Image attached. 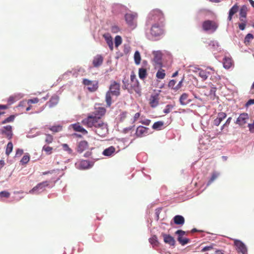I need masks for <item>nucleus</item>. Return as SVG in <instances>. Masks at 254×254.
Here are the masks:
<instances>
[{"label":"nucleus","mask_w":254,"mask_h":254,"mask_svg":"<svg viewBox=\"0 0 254 254\" xmlns=\"http://www.w3.org/2000/svg\"><path fill=\"white\" fill-rule=\"evenodd\" d=\"M218 27V23L213 20H205L202 23V29L205 31H210L212 32H214L216 30Z\"/></svg>","instance_id":"6"},{"label":"nucleus","mask_w":254,"mask_h":254,"mask_svg":"<svg viewBox=\"0 0 254 254\" xmlns=\"http://www.w3.org/2000/svg\"><path fill=\"white\" fill-rule=\"evenodd\" d=\"M174 108V106L172 105H167L163 110V112L165 114H168L171 110Z\"/></svg>","instance_id":"49"},{"label":"nucleus","mask_w":254,"mask_h":254,"mask_svg":"<svg viewBox=\"0 0 254 254\" xmlns=\"http://www.w3.org/2000/svg\"><path fill=\"white\" fill-rule=\"evenodd\" d=\"M16 96H11L7 99V102L9 105H11L15 102L16 99Z\"/></svg>","instance_id":"53"},{"label":"nucleus","mask_w":254,"mask_h":254,"mask_svg":"<svg viewBox=\"0 0 254 254\" xmlns=\"http://www.w3.org/2000/svg\"><path fill=\"white\" fill-rule=\"evenodd\" d=\"M29 160L30 156L28 154H27L23 156L22 158L20 161V162L22 164H26L29 161Z\"/></svg>","instance_id":"45"},{"label":"nucleus","mask_w":254,"mask_h":254,"mask_svg":"<svg viewBox=\"0 0 254 254\" xmlns=\"http://www.w3.org/2000/svg\"><path fill=\"white\" fill-rule=\"evenodd\" d=\"M123 88L124 89H127L130 93L134 92L140 95L141 89L140 88L139 83L136 77V75L134 73H132L130 75V81L124 79L123 80Z\"/></svg>","instance_id":"1"},{"label":"nucleus","mask_w":254,"mask_h":254,"mask_svg":"<svg viewBox=\"0 0 254 254\" xmlns=\"http://www.w3.org/2000/svg\"><path fill=\"white\" fill-rule=\"evenodd\" d=\"M248 127L250 131L252 133H254V124H249Z\"/></svg>","instance_id":"59"},{"label":"nucleus","mask_w":254,"mask_h":254,"mask_svg":"<svg viewBox=\"0 0 254 254\" xmlns=\"http://www.w3.org/2000/svg\"><path fill=\"white\" fill-rule=\"evenodd\" d=\"M150 122H151V121L148 119H146L145 120L141 121L140 122V123H141L143 125H146V126L149 125Z\"/></svg>","instance_id":"58"},{"label":"nucleus","mask_w":254,"mask_h":254,"mask_svg":"<svg viewBox=\"0 0 254 254\" xmlns=\"http://www.w3.org/2000/svg\"><path fill=\"white\" fill-rule=\"evenodd\" d=\"M174 223L177 225H183L185 223V219L181 215H176L174 217Z\"/></svg>","instance_id":"28"},{"label":"nucleus","mask_w":254,"mask_h":254,"mask_svg":"<svg viewBox=\"0 0 254 254\" xmlns=\"http://www.w3.org/2000/svg\"><path fill=\"white\" fill-rule=\"evenodd\" d=\"M45 141L47 144L51 143L53 141V136L50 134H46Z\"/></svg>","instance_id":"44"},{"label":"nucleus","mask_w":254,"mask_h":254,"mask_svg":"<svg viewBox=\"0 0 254 254\" xmlns=\"http://www.w3.org/2000/svg\"><path fill=\"white\" fill-rule=\"evenodd\" d=\"M149 128L140 126L136 129L135 135L137 137H142L148 134Z\"/></svg>","instance_id":"14"},{"label":"nucleus","mask_w":254,"mask_h":254,"mask_svg":"<svg viewBox=\"0 0 254 254\" xmlns=\"http://www.w3.org/2000/svg\"><path fill=\"white\" fill-rule=\"evenodd\" d=\"M23 153V151L21 149H17L16 152L15 156L16 157H19L22 155Z\"/></svg>","instance_id":"57"},{"label":"nucleus","mask_w":254,"mask_h":254,"mask_svg":"<svg viewBox=\"0 0 254 254\" xmlns=\"http://www.w3.org/2000/svg\"><path fill=\"white\" fill-rule=\"evenodd\" d=\"M10 196V193L6 191H2L0 192V196L5 197V198H8Z\"/></svg>","instance_id":"54"},{"label":"nucleus","mask_w":254,"mask_h":254,"mask_svg":"<svg viewBox=\"0 0 254 254\" xmlns=\"http://www.w3.org/2000/svg\"><path fill=\"white\" fill-rule=\"evenodd\" d=\"M49 185V182L48 181H44L42 183H40L37 184L35 187H34L31 190L29 191L30 193H33L34 192L38 190L43 191L45 190V188L48 186Z\"/></svg>","instance_id":"17"},{"label":"nucleus","mask_w":254,"mask_h":254,"mask_svg":"<svg viewBox=\"0 0 254 254\" xmlns=\"http://www.w3.org/2000/svg\"><path fill=\"white\" fill-rule=\"evenodd\" d=\"M213 250L214 252L215 251H216L213 248V246L212 245H211L210 246H205L204 248H202L201 252H204L206 251H209Z\"/></svg>","instance_id":"48"},{"label":"nucleus","mask_w":254,"mask_h":254,"mask_svg":"<svg viewBox=\"0 0 254 254\" xmlns=\"http://www.w3.org/2000/svg\"><path fill=\"white\" fill-rule=\"evenodd\" d=\"M82 83L87 86V89L91 92L96 91L98 88V81L97 80H90L88 79H83Z\"/></svg>","instance_id":"8"},{"label":"nucleus","mask_w":254,"mask_h":254,"mask_svg":"<svg viewBox=\"0 0 254 254\" xmlns=\"http://www.w3.org/2000/svg\"><path fill=\"white\" fill-rule=\"evenodd\" d=\"M164 19L163 12L160 9H155L150 12L146 24L151 25L155 23H162L164 22Z\"/></svg>","instance_id":"2"},{"label":"nucleus","mask_w":254,"mask_h":254,"mask_svg":"<svg viewBox=\"0 0 254 254\" xmlns=\"http://www.w3.org/2000/svg\"><path fill=\"white\" fill-rule=\"evenodd\" d=\"M226 114L223 112H220L218 114L217 117L213 121L214 125L218 126L221 122L226 118Z\"/></svg>","instance_id":"20"},{"label":"nucleus","mask_w":254,"mask_h":254,"mask_svg":"<svg viewBox=\"0 0 254 254\" xmlns=\"http://www.w3.org/2000/svg\"><path fill=\"white\" fill-rule=\"evenodd\" d=\"M102 120L100 117L93 115H88L87 118L84 119L81 123L87 127H94V129L98 126V124L100 123Z\"/></svg>","instance_id":"3"},{"label":"nucleus","mask_w":254,"mask_h":254,"mask_svg":"<svg viewBox=\"0 0 254 254\" xmlns=\"http://www.w3.org/2000/svg\"><path fill=\"white\" fill-rule=\"evenodd\" d=\"M254 39V36L253 34L249 33L248 34L245 38V43L246 44H248L250 43V42Z\"/></svg>","instance_id":"46"},{"label":"nucleus","mask_w":254,"mask_h":254,"mask_svg":"<svg viewBox=\"0 0 254 254\" xmlns=\"http://www.w3.org/2000/svg\"><path fill=\"white\" fill-rule=\"evenodd\" d=\"M231 120H232V118L231 117H229L227 119V120L226 122H225V123L222 127V128H224V127H225V126L226 127H228L229 125Z\"/></svg>","instance_id":"56"},{"label":"nucleus","mask_w":254,"mask_h":254,"mask_svg":"<svg viewBox=\"0 0 254 254\" xmlns=\"http://www.w3.org/2000/svg\"><path fill=\"white\" fill-rule=\"evenodd\" d=\"M176 234L178 235V241L182 245H185L190 242V239L183 237L186 234L185 231L182 230H178L176 232Z\"/></svg>","instance_id":"15"},{"label":"nucleus","mask_w":254,"mask_h":254,"mask_svg":"<svg viewBox=\"0 0 254 254\" xmlns=\"http://www.w3.org/2000/svg\"><path fill=\"white\" fill-rule=\"evenodd\" d=\"M111 94L112 93L109 91H108L106 94V101L107 103V105L108 107H110L112 104Z\"/></svg>","instance_id":"37"},{"label":"nucleus","mask_w":254,"mask_h":254,"mask_svg":"<svg viewBox=\"0 0 254 254\" xmlns=\"http://www.w3.org/2000/svg\"><path fill=\"white\" fill-rule=\"evenodd\" d=\"M253 104H254V99H250L246 104V106L248 107Z\"/></svg>","instance_id":"63"},{"label":"nucleus","mask_w":254,"mask_h":254,"mask_svg":"<svg viewBox=\"0 0 254 254\" xmlns=\"http://www.w3.org/2000/svg\"><path fill=\"white\" fill-rule=\"evenodd\" d=\"M234 245L236 247V249L239 252L242 253L243 254H246L247 249L245 244L239 240H235Z\"/></svg>","instance_id":"16"},{"label":"nucleus","mask_w":254,"mask_h":254,"mask_svg":"<svg viewBox=\"0 0 254 254\" xmlns=\"http://www.w3.org/2000/svg\"><path fill=\"white\" fill-rule=\"evenodd\" d=\"M112 95L116 96H119L120 94V84L119 83L114 81L112 82L109 87V91Z\"/></svg>","instance_id":"11"},{"label":"nucleus","mask_w":254,"mask_h":254,"mask_svg":"<svg viewBox=\"0 0 254 254\" xmlns=\"http://www.w3.org/2000/svg\"><path fill=\"white\" fill-rule=\"evenodd\" d=\"M15 116L14 115H11L8 118L4 119L1 122V124H5L8 123L12 122L15 119Z\"/></svg>","instance_id":"41"},{"label":"nucleus","mask_w":254,"mask_h":254,"mask_svg":"<svg viewBox=\"0 0 254 254\" xmlns=\"http://www.w3.org/2000/svg\"><path fill=\"white\" fill-rule=\"evenodd\" d=\"M62 146L64 151H67L69 154H71L72 153V149L69 147L68 145L67 144H63Z\"/></svg>","instance_id":"50"},{"label":"nucleus","mask_w":254,"mask_h":254,"mask_svg":"<svg viewBox=\"0 0 254 254\" xmlns=\"http://www.w3.org/2000/svg\"><path fill=\"white\" fill-rule=\"evenodd\" d=\"M150 34L154 37H158L162 35L164 33L163 23H155L151 24Z\"/></svg>","instance_id":"4"},{"label":"nucleus","mask_w":254,"mask_h":254,"mask_svg":"<svg viewBox=\"0 0 254 254\" xmlns=\"http://www.w3.org/2000/svg\"><path fill=\"white\" fill-rule=\"evenodd\" d=\"M49 130L54 133L61 131L63 129V127L61 125L53 126L49 128Z\"/></svg>","instance_id":"33"},{"label":"nucleus","mask_w":254,"mask_h":254,"mask_svg":"<svg viewBox=\"0 0 254 254\" xmlns=\"http://www.w3.org/2000/svg\"><path fill=\"white\" fill-rule=\"evenodd\" d=\"M154 58L153 62L154 63V66L155 68L160 67L162 66V55L161 52L159 51H156L153 53Z\"/></svg>","instance_id":"12"},{"label":"nucleus","mask_w":254,"mask_h":254,"mask_svg":"<svg viewBox=\"0 0 254 254\" xmlns=\"http://www.w3.org/2000/svg\"><path fill=\"white\" fill-rule=\"evenodd\" d=\"M165 75L166 73L165 70L162 68H160L156 73L157 78L161 79H164Z\"/></svg>","instance_id":"35"},{"label":"nucleus","mask_w":254,"mask_h":254,"mask_svg":"<svg viewBox=\"0 0 254 254\" xmlns=\"http://www.w3.org/2000/svg\"><path fill=\"white\" fill-rule=\"evenodd\" d=\"M103 57L100 55H96L93 59L92 63L94 67L100 66L103 62Z\"/></svg>","instance_id":"22"},{"label":"nucleus","mask_w":254,"mask_h":254,"mask_svg":"<svg viewBox=\"0 0 254 254\" xmlns=\"http://www.w3.org/2000/svg\"><path fill=\"white\" fill-rule=\"evenodd\" d=\"M149 241L150 244L153 246H157L158 244L157 238L156 236H153L152 237L149 239Z\"/></svg>","instance_id":"43"},{"label":"nucleus","mask_w":254,"mask_h":254,"mask_svg":"<svg viewBox=\"0 0 254 254\" xmlns=\"http://www.w3.org/2000/svg\"><path fill=\"white\" fill-rule=\"evenodd\" d=\"M249 119V116L248 114L246 113H242L237 118L236 124H238L240 126H244L247 123Z\"/></svg>","instance_id":"13"},{"label":"nucleus","mask_w":254,"mask_h":254,"mask_svg":"<svg viewBox=\"0 0 254 254\" xmlns=\"http://www.w3.org/2000/svg\"><path fill=\"white\" fill-rule=\"evenodd\" d=\"M1 134L5 135V136L8 139H11L13 136L12 127L10 125H7L3 127L0 129Z\"/></svg>","instance_id":"10"},{"label":"nucleus","mask_w":254,"mask_h":254,"mask_svg":"<svg viewBox=\"0 0 254 254\" xmlns=\"http://www.w3.org/2000/svg\"><path fill=\"white\" fill-rule=\"evenodd\" d=\"M140 116V113H136V114H135V115H134V117H133V123L135 122L138 120V119L139 118Z\"/></svg>","instance_id":"61"},{"label":"nucleus","mask_w":254,"mask_h":254,"mask_svg":"<svg viewBox=\"0 0 254 254\" xmlns=\"http://www.w3.org/2000/svg\"><path fill=\"white\" fill-rule=\"evenodd\" d=\"M88 147V142L85 140L81 141L79 142L77 151L79 153L82 152L83 151L85 150Z\"/></svg>","instance_id":"23"},{"label":"nucleus","mask_w":254,"mask_h":254,"mask_svg":"<svg viewBox=\"0 0 254 254\" xmlns=\"http://www.w3.org/2000/svg\"><path fill=\"white\" fill-rule=\"evenodd\" d=\"M164 241L165 243L168 244L171 246H174L175 244V241L173 237L170 235L162 233Z\"/></svg>","instance_id":"21"},{"label":"nucleus","mask_w":254,"mask_h":254,"mask_svg":"<svg viewBox=\"0 0 254 254\" xmlns=\"http://www.w3.org/2000/svg\"><path fill=\"white\" fill-rule=\"evenodd\" d=\"M183 80H184V78H183L179 82V83L178 84V85L175 86V87L174 88V89L175 90H178L179 89H180L182 86V83L183 82Z\"/></svg>","instance_id":"60"},{"label":"nucleus","mask_w":254,"mask_h":254,"mask_svg":"<svg viewBox=\"0 0 254 254\" xmlns=\"http://www.w3.org/2000/svg\"><path fill=\"white\" fill-rule=\"evenodd\" d=\"M95 132L100 136H105L108 133L107 124L102 121L98 124V126L95 129Z\"/></svg>","instance_id":"7"},{"label":"nucleus","mask_w":254,"mask_h":254,"mask_svg":"<svg viewBox=\"0 0 254 254\" xmlns=\"http://www.w3.org/2000/svg\"><path fill=\"white\" fill-rule=\"evenodd\" d=\"M179 101L182 105L185 106L190 103L192 100L189 99V94L184 93L180 97Z\"/></svg>","instance_id":"18"},{"label":"nucleus","mask_w":254,"mask_h":254,"mask_svg":"<svg viewBox=\"0 0 254 254\" xmlns=\"http://www.w3.org/2000/svg\"><path fill=\"white\" fill-rule=\"evenodd\" d=\"M164 125V122L162 121H158L154 123L152 126V128L156 130L161 129L162 127Z\"/></svg>","instance_id":"32"},{"label":"nucleus","mask_w":254,"mask_h":254,"mask_svg":"<svg viewBox=\"0 0 254 254\" xmlns=\"http://www.w3.org/2000/svg\"><path fill=\"white\" fill-rule=\"evenodd\" d=\"M59 101V97L57 95H54L51 98L47 104L50 108H52L58 104Z\"/></svg>","instance_id":"25"},{"label":"nucleus","mask_w":254,"mask_h":254,"mask_svg":"<svg viewBox=\"0 0 254 254\" xmlns=\"http://www.w3.org/2000/svg\"><path fill=\"white\" fill-rule=\"evenodd\" d=\"M71 127L75 131L81 132L83 134H87L88 133V131L80 125L79 123L72 124Z\"/></svg>","instance_id":"19"},{"label":"nucleus","mask_w":254,"mask_h":254,"mask_svg":"<svg viewBox=\"0 0 254 254\" xmlns=\"http://www.w3.org/2000/svg\"><path fill=\"white\" fill-rule=\"evenodd\" d=\"M133 128V127H126V128H125L123 130V132L124 133H128L129 131L131 130Z\"/></svg>","instance_id":"62"},{"label":"nucleus","mask_w":254,"mask_h":254,"mask_svg":"<svg viewBox=\"0 0 254 254\" xmlns=\"http://www.w3.org/2000/svg\"><path fill=\"white\" fill-rule=\"evenodd\" d=\"M134 62L136 64H139L140 63L141 57L139 52L136 51L134 55Z\"/></svg>","instance_id":"36"},{"label":"nucleus","mask_w":254,"mask_h":254,"mask_svg":"<svg viewBox=\"0 0 254 254\" xmlns=\"http://www.w3.org/2000/svg\"><path fill=\"white\" fill-rule=\"evenodd\" d=\"M139 77L141 79H144L147 76V71L145 68H140L138 71Z\"/></svg>","instance_id":"31"},{"label":"nucleus","mask_w":254,"mask_h":254,"mask_svg":"<svg viewBox=\"0 0 254 254\" xmlns=\"http://www.w3.org/2000/svg\"><path fill=\"white\" fill-rule=\"evenodd\" d=\"M199 75L201 77L203 80H205L207 78L208 76L206 74V72L204 70H200L199 72Z\"/></svg>","instance_id":"51"},{"label":"nucleus","mask_w":254,"mask_h":254,"mask_svg":"<svg viewBox=\"0 0 254 254\" xmlns=\"http://www.w3.org/2000/svg\"><path fill=\"white\" fill-rule=\"evenodd\" d=\"M106 113V109L103 107H99L95 109L94 112L95 115L98 117H101L104 116Z\"/></svg>","instance_id":"29"},{"label":"nucleus","mask_w":254,"mask_h":254,"mask_svg":"<svg viewBox=\"0 0 254 254\" xmlns=\"http://www.w3.org/2000/svg\"><path fill=\"white\" fill-rule=\"evenodd\" d=\"M176 81L174 79L173 80H171L169 81V83H168V86L170 88H172L173 89H174V88L175 87V85L176 84Z\"/></svg>","instance_id":"55"},{"label":"nucleus","mask_w":254,"mask_h":254,"mask_svg":"<svg viewBox=\"0 0 254 254\" xmlns=\"http://www.w3.org/2000/svg\"><path fill=\"white\" fill-rule=\"evenodd\" d=\"M138 15L136 12L127 13L125 15V19L127 25L134 29L137 25V18Z\"/></svg>","instance_id":"5"},{"label":"nucleus","mask_w":254,"mask_h":254,"mask_svg":"<svg viewBox=\"0 0 254 254\" xmlns=\"http://www.w3.org/2000/svg\"><path fill=\"white\" fill-rule=\"evenodd\" d=\"M233 61L231 58L225 57L223 60V66L226 69H229L232 65Z\"/></svg>","instance_id":"27"},{"label":"nucleus","mask_w":254,"mask_h":254,"mask_svg":"<svg viewBox=\"0 0 254 254\" xmlns=\"http://www.w3.org/2000/svg\"><path fill=\"white\" fill-rule=\"evenodd\" d=\"M53 150V147L46 145H44L42 148V150L44 151L47 155L52 154Z\"/></svg>","instance_id":"39"},{"label":"nucleus","mask_w":254,"mask_h":254,"mask_svg":"<svg viewBox=\"0 0 254 254\" xmlns=\"http://www.w3.org/2000/svg\"><path fill=\"white\" fill-rule=\"evenodd\" d=\"M115 151V148L113 146H110L108 148L105 149L103 152V154L105 156H111Z\"/></svg>","instance_id":"30"},{"label":"nucleus","mask_w":254,"mask_h":254,"mask_svg":"<svg viewBox=\"0 0 254 254\" xmlns=\"http://www.w3.org/2000/svg\"><path fill=\"white\" fill-rule=\"evenodd\" d=\"M239 10V6L237 3H236L235 5H234L230 9L229 12V15L228 17V20L229 21H231L232 19V16L233 15H234L235 13H236Z\"/></svg>","instance_id":"24"},{"label":"nucleus","mask_w":254,"mask_h":254,"mask_svg":"<svg viewBox=\"0 0 254 254\" xmlns=\"http://www.w3.org/2000/svg\"><path fill=\"white\" fill-rule=\"evenodd\" d=\"M160 94L159 93H154L151 94L149 99L148 103L150 106L154 108L159 104Z\"/></svg>","instance_id":"9"},{"label":"nucleus","mask_w":254,"mask_h":254,"mask_svg":"<svg viewBox=\"0 0 254 254\" xmlns=\"http://www.w3.org/2000/svg\"><path fill=\"white\" fill-rule=\"evenodd\" d=\"M103 37L105 38L107 44H108L110 49L111 51L113 50L114 47H113V42L112 37L109 34H104Z\"/></svg>","instance_id":"26"},{"label":"nucleus","mask_w":254,"mask_h":254,"mask_svg":"<svg viewBox=\"0 0 254 254\" xmlns=\"http://www.w3.org/2000/svg\"><path fill=\"white\" fill-rule=\"evenodd\" d=\"M127 111L122 112L119 115V120L121 122L124 121L127 118Z\"/></svg>","instance_id":"47"},{"label":"nucleus","mask_w":254,"mask_h":254,"mask_svg":"<svg viewBox=\"0 0 254 254\" xmlns=\"http://www.w3.org/2000/svg\"><path fill=\"white\" fill-rule=\"evenodd\" d=\"M122 37L119 35L116 36L115 38V44L116 47H118L122 44Z\"/></svg>","instance_id":"42"},{"label":"nucleus","mask_w":254,"mask_h":254,"mask_svg":"<svg viewBox=\"0 0 254 254\" xmlns=\"http://www.w3.org/2000/svg\"><path fill=\"white\" fill-rule=\"evenodd\" d=\"M13 149V144L11 142H9L7 143L5 153L6 155H9V154L12 152Z\"/></svg>","instance_id":"40"},{"label":"nucleus","mask_w":254,"mask_h":254,"mask_svg":"<svg viewBox=\"0 0 254 254\" xmlns=\"http://www.w3.org/2000/svg\"><path fill=\"white\" fill-rule=\"evenodd\" d=\"M248 11V8L246 5H243L240 11V17H245L247 16V13Z\"/></svg>","instance_id":"34"},{"label":"nucleus","mask_w":254,"mask_h":254,"mask_svg":"<svg viewBox=\"0 0 254 254\" xmlns=\"http://www.w3.org/2000/svg\"><path fill=\"white\" fill-rule=\"evenodd\" d=\"M219 173L213 172L212 176L207 183V186L210 185L215 180H216L219 176Z\"/></svg>","instance_id":"38"},{"label":"nucleus","mask_w":254,"mask_h":254,"mask_svg":"<svg viewBox=\"0 0 254 254\" xmlns=\"http://www.w3.org/2000/svg\"><path fill=\"white\" fill-rule=\"evenodd\" d=\"M39 101V100L38 98H34L33 99H28L27 100V104L28 105H31V104L37 103Z\"/></svg>","instance_id":"52"},{"label":"nucleus","mask_w":254,"mask_h":254,"mask_svg":"<svg viewBox=\"0 0 254 254\" xmlns=\"http://www.w3.org/2000/svg\"><path fill=\"white\" fill-rule=\"evenodd\" d=\"M246 24L245 23H241L239 24V29L241 30H244L245 29Z\"/></svg>","instance_id":"64"}]
</instances>
